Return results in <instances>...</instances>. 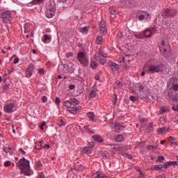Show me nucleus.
I'll list each match as a JSON object with an SVG mask.
<instances>
[{
    "label": "nucleus",
    "mask_w": 178,
    "mask_h": 178,
    "mask_svg": "<svg viewBox=\"0 0 178 178\" xmlns=\"http://www.w3.org/2000/svg\"><path fill=\"white\" fill-rule=\"evenodd\" d=\"M17 168L20 169L21 173L25 176H31L34 172L30 169V161L23 158L20 159L17 164Z\"/></svg>",
    "instance_id": "nucleus-1"
},
{
    "label": "nucleus",
    "mask_w": 178,
    "mask_h": 178,
    "mask_svg": "<svg viewBox=\"0 0 178 178\" xmlns=\"http://www.w3.org/2000/svg\"><path fill=\"white\" fill-rule=\"evenodd\" d=\"M165 72V65L160 63L159 65H150L149 67L144 66V71L142 72L141 76H145L146 73H162Z\"/></svg>",
    "instance_id": "nucleus-2"
},
{
    "label": "nucleus",
    "mask_w": 178,
    "mask_h": 178,
    "mask_svg": "<svg viewBox=\"0 0 178 178\" xmlns=\"http://www.w3.org/2000/svg\"><path fill=\"white\" fill-rule=\"evenodd\" d=\"M160 49V54L163 56V58H165L168 59V58H170L171 55V49L170 45L166 44L165 40H161V43L159 47Z\"/></svg>",
    "instance_id": "nucleus-3"
},
{
    "label": "nucleus",
    "mask_w": 178,
    "mask_h": 178,
    "mask_svg": "<svg viewBox=\"0 0 178 178\" xmlns=\"http://www.w3.org/2000/svg\"><path fill=\"white\" fill-rule=\"evenodd\" d=\"M58 70L63 72V73H73L74 72V69L70 64H63L61 63L58 65Z\"/></svg>",
    "instance_id": "nucleus-4"
},
{
    "label": "nucleus",
    "mask_w": 178,
    "mask_h": 178,
    "mask_svg": "<svg viewBox=\"0 0 178 178\" xmlns=\"http://www.w3.org/2000/svg\"><path fill=\"white\" fill-rule=\"evenodd\" d=\"M76 58L79 62L81 65H83V66H87V65H88V57L87 56V55H86V54H84V52H79Z\"/></svg>",
    "instance_id": "nucleus-5"
},
{
    "label": "nucleus",
    "mask_w": 178,
    "mask_h": 178,
    "mask_svg": "<svg viewBox=\"0 0 178 178\" xmlns=\"http://www.w3.org/2000/svg\"><path fill=\"white\" fill-rule=\"evenodd\" d=\"M1 17L3 19V23H9L13 19L12 17V13L10 11H6L2 13Z\"/></svg>",
    "instance_id": "nucleus-6"
},
{
    "label": "nucleus",
    "mask_w": 178,
    "mask_h": 178,
    "mask_svg": "<svg viewBox=\"0 0 178 178\" xmlns=\"http://www.w3.org/2000/svg\"><path fill=\"white\" fill-rule=\"evenodd\" d=\"M177 15V11L175 9L167 8L163 13L165 17H175Z\"/></svg>",
    "instance_id": "nucleus-7"
},
{
    "label": "nucleus",
    "mask_w": 178,
    "mask_h": 178,
    "mask_svg": "<svg viewBox=\"0 0 178 178\" xmlns=\"http://www.w3.org/2000/svg\"><path fill=\"white\" fill-rule=\"evenodd\" d=\"M108 67H110L111 72L113 73H118L119 72L120 66L119 65L113 63L111 60L108 62Z\"/></svg>",
    "instance_id": "nucleus-8"
},
{
    "label": "nucleus",
    "mask_w": 178,
    "mask_h": 178,
    "mask_svg": "<svg viewBox=\"0 0 178 178\" xmlns=\"http://www.w3.org/2000/svg\"><path fill=\"white\" fill-rule=\"evenodd\" d=\"M151 16V15H149V13H148V11H139L137 17L138 18V20H140V22L142 20H144V19H148Z\"/></svg>",
    "instance_id": "nucleus-9"
},
{
    "label": "nucleus",
    "mask_w": 178,
    "mask_h": 178,
    "mask_svg": "<svg viewBox=\"0 0 178 178\" xmlns=\"http://www.w3.org/2000/svg\"><path fill=\"white\" fill-rule=\"evenodd\" d=\"M126 58L124 56H120V60H118V63H120V66H122V67L125 68L126 70L130 69V65H126Z\"/></svg>",
    "instance_id": "nucleus-10"
},
{
    "label": "nucleus",
    "mask_w": 178,
    "mask_h": 178,
    "mask_svg": "<svg viewBox=\"0 0 178 178\" xmlns=\"http://www.w3.org/2000/svg\"><path fill=\"white\" fill-rule=\"evenodd\" d=\"M33 72H34V64H30L26 72V77H31Z\"/></svg>",
    "instance_id": "nucleus-11"
},
{
    "label": "nucleus",
    "mask_w": 178,
    "mask_h": 178,
    "mask_svg": "<svg viewBox=\"0 0 178 178\" xmlns=\"http://www.w3.org/2000/svg\"><path fill=\"white\" fill-rule=\"evenodd\" d=\"M99 56H102V58L107 57V54H105V52H104V50L102 49H99V52L97 54H95V59L96 60H99V59H100Z\"/></svg>",
    "instance_id": "nucleus-12"
},
{
    "label": "nucleus",
    "mask_w": 178,
    "mask_h": 178,
    "mask_svg": "<svg viewBox=\"0 0 178 178\" xmlns=\"http://www.w3.org/2000/svg\"><path fill=\"white\" fill-rule=\"evenodd\" d=\"M155 33H156V29L153 28L152 30L146 29L144 32V34L145 37H147V38H149L150 37H152V35H154Z\"/></svg>",
    "instance_id": "nucleus-13"
},
{
    "label": "nucleus",
    "mask_w": 178,
    "mask_h": 178,
    "mask_svg": "<svg viewBox=\"0 0 178 178\" xmlns=\"http://www.w3.org/2000/svg\"><path fill=\"white\" fill-rule=\"evenodd\" d=\"M115 152L113 151H109V152H102L101 155L103 156V158H106L108 159V158H111V156H115Z\"/></svg>",
    "instance_id": "nucleus-14"
},
{
    "label": "nucleus",
    "mask_w": 178,
    "mask_h": 178,
    "mask_svg": "<svg viewBox=\"0 0 178 178\" xmlns=\"http://www.w3.org/2000/svg\"><path fill=\"white\" fill-rule=\"evenodd\" d=\"M13 108H15V104L11 103V104L6 105V106L4 107V111L7 113H10V112H12Z\"/></svg>",
    "instance_id": "nucleus-15"
},
{
    "label": "nucleus",
    "mask_w": 178,
    "mask_h": 178,
    "mask_svg": "<svg viewBox=\"0 0 178 178\" xmlns=\"http://www.w3.org/2000/svg\"><path fill=\"white\" fill-rule=\"evenodd\" d=\"M47 10H56L55 9V2L52 0H50L47 4Z\"/></svg>",
    "instance_id": "nucleus-16"
},
{
    "label": "nucleus",
    "mask_w": 178,
    "mask_h": 178,
    "mask_svg": "<svg viewBox=\"0 0 178 178\" xmlns=\"http://www.w3.org/2000/svg\"><path fill=\"white\" fill-rule=\"evenodd\" d=\"M99 27H100L101 33H102V34H106L107 29H106V25L105 24L104 21H101Z\"/></svg>",
    "instance_id": "nucleus-17"
},
{
    "label": "nucleus",
    "mask_w": 178,
    "mask_h": 178,
    "mask_svg": "<svg viewBox=\"0 0 178 178\" xmlns=\"http://www.w3.org/2000/svg\"><path fill=\"white\" fill-rule=\"evenodd\" d=\"M178 166V162L177 161H168L165 163H164L163 165V168H165V169H168V168H169V166Z\"/></svg>",
    "instance_id": "nucleus-18"
},
{
    "label": "nucleus",
    "mask_w": 178,
    "mask_h": 178,
    "mask_svg": "<svg viewBox=\"0 0 178 178\" xmlns=\"http://www.w3.org/2000/svg\"><path fill=\"white\" fill-rule=\"evenodd\" d=\"M56 10H46V17L49 19L52 18L53 16H55Z\"/></svg>",
    "instance_id": "nucleus-19"
},
{
    "label": "nucleus",
    "mask_w": 178,
    "mask_h": 178,
    "mask_svg": "<svg viewBox=\"0 0 178 178\" xmlns=\"http://www.w3.org/2000/svg\"><path fill=\"white\" fill-rule=\"evenodd\" d=\"M119 13H116V15H113L110 17L111 19V23H115V22H119V19L118 17H119Z\"/></svg>",
    "instance_id": "nucleus-20"
},
{
    "label": "nucleus",
    "mask_w": 178,
    "mask_h": 178,
    "mask_svg": "<svg viewBox=\"0 0 178 178\" xmlns=\"http://www.w3.org/2000/svg\"><path fill=\"white\" fill-rule=\"evenodd\" d=\"M87 115L91 122H97V120H95V114H94L93 112H88Z\"/></svg>",
    "instance_id": "nucleus-21"
},
{
    "label": "nucleus",
    "mask_w": 178,
    "mask_h": 178,
    "mask_svg": "<svg viewBox=\"0 0 178 178\" xmlns=\"http://www.w3.org/2000/svg\"><path fill=\"white\" fill-rule=\"evenodd\" d=\"M70 101L71 102V106L72 105L73 106H76V105L80 104V101H79L76 98H72V99H70Z\"/></svg>",
    "instance_id": "nucleus-22"
},
{
    "label": "nucleus",
    "mask_w": 178,
    "mask_h": 178,
    "mask_svg": "<svg viewBox=\"0 0 178 178\" xmlns=\"http://www.w3.org/2000/svg\"><path fill=\"white\" fill-rule=\"evenodd\" d=\"M92 138L95 141H97V143H104V138L98 135L93 136Z\"/></svg>",
    "instance_id": "nucleus-23"
},
{
    "label": "nucleus",
    "mask_w": 178,
    "mask_h": 178,
    "mask_svg": "<svg viewBox=\"0 0 178 178\" xmlns=\"http://www.w3.org/2000/svg\"><path fill=\"white\" fill-rule=\"evenodd\" d=\"M81 108V106L72 107L71 108L69 109V112L70 113H72L73 115H75V113H77V111H79V109H80Z\"/></svg>",
    "instance_id": "nucleus-24"
},
{
    "label": "nucleus",
    "mask_w": 178,
    "mask_h": 178,
    "mask_svg": "<svg viewBox=\"0 0 178 178\" xmlns=\"http://www.w3.org/2000/svg\"><path fill=\"white\" fill-rule=\"evenodd\" d=\"M122 127H123L122 126V124L118 123V122L115 123V127H114L115 131L116 133H120V129H121Z\"/></svg>",
    "instance_id": "nucleus-25"
},
{
    "label": "nucleus",
    "mask_w": 178,
    "mask_h": 178,
    "mask_svg": "<svg viewBox=\"0 0 178 178\" xmlns=\"http://www.w3.org/2000/svg\"><path fill=\"white\" fill-rule=\"evenodd\" d=\"M89 30H90V27L83 26V28H81L79 29V31H80V33H82V34H87L88 33Z\"/></svg>",
    "instance_id": "nucleus-26"
},
{
    "label": "nucleus",
    "mask_w": 178,
    "mask_h": 178,
    "mask_svg": "<svg viewBox=\"0 0 178 178\" xmlns=\"http://www.w3.org/2000/svg\"><path fill=\"white\" fill-rule=\"evenodd\" d=\"M83 154H92V149H91V147H85L83 149Z\"/></svg>",
    "instance_id": "nucleus-27"
},
{
    "label": "nucleus",
    "mask_w": 178,
    "mask_h": 178,
    "mask_svg": "<svg viewBox=\"0 0 178 178\" xmlns=\"http://www.w3.org/2000/svg\"><path fill=\"white\" fill-rule=\"evenodd\" d=\"M90 66H91L92 69H93V70H95V69H97V67H98V63H97V62H95V60H91Z\"/></svg>",
    "instance_id": "nucleus-28"
},
{
    "label": "nucleus",
    "mask_w": 178,
    "mask_h": 178,
    "mask_svg": "<svg viewBox=\"0 0 178 178\" xmlns=\"http://www.w3.org/2000/svg\"><path fill=\"white\" fill-rule=\"evenodd\" d=\"M95 97H97V91L92 89L89 94V98H95Z\"/></svg>",
    "instance_id": "nucleus-29"
},
{
    "label": "nucleus",
    "mask_w": 178,
    "mask_h": 178,
    "mask_svg": "<svg viewBox=\"0 0 178 178\" xmlns=\"http://www.w3.org/2000/svg\"><path fill=\"white\" fill-rule=\"evenodd\" d=\"M104 40V38L102 37V35L100 36H97V39H96V43L98 45H101V44H102V41Z\"/></svg>",
    "instance_id": "nucleus-30"
},
{
    "label": "nucleus",
    "mask_w": 178,
    "mask_h": 178,
    "mask_svg": "<svg viewBox=\"0 0 178 178\" xmlns=\"http://www.w3.org/2000/svg\"><path fill=\"white\" fill-rule=\"evenodd\" d=\"M63 105L65 106L66 108H72V103L70 100H66L63 103Z\"/></svg>",
    "instance_id": "nucleus-31"
},
{
    "label": "nucleus",
    "mask_w": 178,
    "mask_h": 178,
    "mask_svg": "<svg viewBox=\"0 0 178 178\" xmlns=\"http://www.w3.org/2000/svg\"><path fill=\"white\" fill-rule=\"evenodd\" d=\"M147 131H148V133H152V131H154V123H150L147 129Z\"/></svg>",
    "instance_id": "nucleus-32"
},
{
    "label": "nucleus",
    "mask_w": 178,
    "mask_h": 178,
    "mask_svg": "<svg viewBox=\"0 0 178 178\" xmlns=\"http://www.w3.org/2000/svg\"><path fill=\"white\" fill-rule=\"evenodd\" d=\"M124 138H123V136L122 135H118L116 138H115V141L117 143H122V141H123Z\"/></svg>",
    "instance_id": "nucleus-33"
},
{
    "label": "nucleus",
    "mask_w": 178,
    "mask_h": 178,
    "mask_svg": "<svg viewBox=\"0 0 178 178\" xmlns=\"http://www.w3.org/2000/svg\"><path fill=\"white\" fill-rule=\"evenodd\" d=\"M162 168H163V165H155L153 167V170H162Z\"/></svg>",
    "instance_id": "nucleus-34"
},
{
    "label": "nucleus",
    "mask_w": 178,
    "mask_h": 178,
    "mask_svg": "<svg viewBox=\"0 0 178 178\" xmlns=\"http://www.w3.org/2000/svg\"><path fill=\"white\" fill-rule=\"evenodd\" d=\"M57 124L60 127H62V126H65L66 123H65V121H63L62 119L58 120L57 121Z\"/></svg>",
    "instance_id": "nucleus-35"
},
{
    "label": "nucleus",
    "mask_w": 178,
    "mask_h": 178,
    "mask_svg": "<svg viewBox=\"0 0 178 178\" xmlns=\"http://www.w3.org/2000/svg\"><path fill=\"white\" fill-rule=\"evenodd\" d=\"M158 133H159V134H163V133H166V128L165 127L159 128Z\"/></svg>",
    "instance_id": "nucleus-36"
},
{
    "label": "nucleus",
    "mask_w": 178,
    "mask_h": 178,
    "mask_svg": "<svg viewBox=\"0 0 178 178\" xmlns=\"http://www.w3.org/2000/svg\"><path fill=\"white\" fill-rule=\"evenodd\" d=\"M122 156H124V158H128V159H131L133 156H131V154L128 153H122Z\"/></svg>",
    "instance_id": "nucleus-37"
},
{
    "label": "nucleus",
    "mask_w": 178,
    "mask_h": 178,
    "mask_svg": "<svg viewBox=\"0 0 178 178\" xmlns=\"http://www.w3.org/2000/svg\"><path fill=\"white\" fill-rule=\"evenodd\" d=\"M74 170H84V165H76L74 167Z\"/></svg>",
    "instance_id": "nucleus-38"
},
{
    "label": "nucleus",
    "mask_w": 178,
    "mask_h": 178,
    "mask_svg": "<svg viewBox=\"0 0 178 178\" xmlns=\"http://www.w3.org/2000/svg\"><path fill=\"white\" fill-rule=\"evenodd\" d=\"M44 2V0H33L31 1L32 5H37V3H41Z\"/></svg>",
    "instance_id": "nucleus-39"
},
{
    "label": "nucleus",
    "mask_w": 178,
    "mask_h": 178,
    "mask_svg": "<svg viewBox=\"0 0 178 178\" xmlns=\"http://www.w3.org/2000/svg\"><path fill=\"white\" fill-rule=\"evenodd\" d=\"M118 38L122 39L124 37V35L123 34V31H120L117 35Z\"/></svg>",
    "instance_id": "nucleus-40"
},
{
    "label": "nucleus",
    "mask_w": 178,
    "mask_h": 178,
    "mask_svg": "<svg viewBox=\"0 0 178 178\" xmlns=\"http://www.w3.org/2000/svg\"><path fill=\"white\" fill-rule=\"evenodd\" d=\"M37 169H40V168H42V163H41V161H38L36 162V165H35Z\"/></svg>",
    "instance_id": "nucleus-41"
},
{
    "label": "nucleus",
    "mask_w": 178,
    "mask_h": 178,
    "mask_svg": "<svg viewBox=\"0 0 178 178\" xmlns=\"http://www.w3.org/2000/svg\"><path fill=\"white\" fill-rule=\"evenodd\" d=\"M116 102H118V95L114 94L113 97V105H116Z\"/></svg>",
    "instance_id": "nucleus-42"
},
{
    "label": "nucleus",
    "mask_w": 178,
    "mask_h": 178,
    "mask_svg": "<svg viewBox=\"0 0 178 178\" xmlns=\"http://www.w3.org/2000/svg\"><path fill=\"white\" fill-rule=\"evenodd\" d=\"M50 40H51V38L47 34L44 35L43 42H47V41H49Z\"/></svg>",
    "instance_id": "nucleus-43"
},
{
    "label": "nucleus",
    "mask_w": 178,
    "mask_h": 178,
    "mask_svg": "<svg viewBox=\"0 0 178 178\" xmlns=\"http://www.w3.org/2000/svg\"><path fill=\"white\" fill-rule=\"evenodd\" d=\"M109 11L111 13L112 15H115L116 13V9H115L114 7H110Z\"/></svg>",
    "instance_id": "nucleus-44"
},
{
    "label": "nucleus",
    "mask_w": 178,
    "mask_h": 178,
    "mask_svg": "<svg viewBox=\"0 0 178 178\" xmlns=\"http://www.w3.org/2000/svg\"><path fill=\"white\" fill-rule=\"evenodd\" d=\"M95 178H104V177L101 175L99 172H97L94 175Z\"/></svg>",
    "instance_id": "nucleus-45"
},
{
    "label": "nucleus",
    "mask_w": 178,
    "mask_h": 178,
    "mask_svg": "<svg viewBox=\"0 0 178 178\" xmlns=\"http://www.w3.org/2000/svg\"><path fill=\"white\" fill-rule=\"evenodd\" d=\"M3 150L6 153L10 152V151H12V147H3Z\"/></svg>",
    "instance_id": "nucleus-46"
},
{
    "label": "nucleus",
    "mask_w": 178,
    "mask_h": 178,
    "mask_svg": "<svg viewBox=\"0 0 178 178\" xmlns=\"http://www.w3.org/2000/svg\"><path fill=\"white\" fill-rule=\"evenodd\" d=\"M126 4L127 6L131 7V5H133V0H126Z\"/></svg>",
    "instance_id": "nucleus-47"
},
{
    "label": "nucleus",
    "mask_w": 178,
    "mask_h": 178,
    "mask_svg": "<svg viewBox=\"0 0 178 178\" xmlns=\"http://www.w3.org/2000/svg\"><path fill=\"white\" fill-rule=\"evenodd\" d=\"M157 161L158 162H163V161H165V157H163V156H159L158 158H157Z\"/></svg>",
    "instance_id": "nucleus-48"
},
{
    "label": "nucleus",
    "mask_w": 178,
    "mask_h": 178,
    "mask_svg": "<svg viewBox=\"0 0 178 178\" xmlns=\"http://www.w3.org/2000/svg\"><path fill=\"white\" fill-rule=\"evenodd\" d=\"M99 62L101 65H105L106 63V58H99Z\"/></svg>",
    "instance_id": "nucleus-49"
},
{
    "label": "nucleus",
    "mask_w": 178,
    "mask_h": 178,
    "mask_svg": "<svg viewBox=\"0 0 178 178\" xmlns=\"http://www.w3.org/2000/svg\"><path fill=\"white\" fill-rule=\"evenodd\" d=\"M74 56V54L72 52H68L66 54V58H72Z\"/></svg>",
    "instance_id": "nucleus-50"
},
{
    "label": "nucleus",
    "mask_w": 178,
    "mask_h": 178,
    "mask_svg": "<svg viewBox=\"0 0 178 178\" xmlns=\"http://www.w3.org/2000/svg\"><path fill=\"white\" fill-rule=\"evenodd\" d=\"M161 112H163V113H166V112H169V110H168V108L165 107H161Z\"/></svg>",
    "instance_id": "nucleus-51"
},
{
    "label": "nucleus",
    "mask_w": 178,
    "mask_h": 178,
    "mask_svg": "<svg viewBox=\"0 0 178 178\" xmlns=\"http://www.w3.org/2000/svg\"><path fill=\"white\" fill-rule=\"evenodd\" d=\"M129 99L130 101H132V102H136V101H137V98H136V97L131 95L130 97H129Z\"/></svg>",
    "instance_id": "nucleus-52"
},
{
    "label": "nucleus",
    "mask_w": 178,
    "mask_h": 178,
    "mask_svg": "<svg viewBox=\"0 0 178 178\" xmlns=\"http://www.w3.org/2000/svg\"><path fill=\"white\" fill-rule=\"evenodd\" d=\"M172 89L174 90V91H178V84H173Z\"/></svg>",
    "instance_id": "nucleus-53"
},
{
    "label": "nucleus",
    "mask_w": 178,
    "mask_h": 178,
    "mask_svg": "<svg viewBox=\"0 0 178 178\" xmlns=\"http://www.w3.org/2000/svg\"><path fill=\"white\" fill-rule=\"evenodd\" d=\"M10 165V161H7L5 162L4 166L6 168H9Z\"/></svg>",
    "instance_id": "nucleus-54"
},
{
    "label": "nucleus",
    "mask_w": 178,
    "mask_h": 178,
    "mask_svg": "<svg viewBox=\"0 0 178 178\" xmlns=\"http://www.w3.org/2000/svg\"><path fill=\"white\" fill-rule=\"evenodd\" d=\"M117 87H118V88H122V87H123V83H122V82H118V83H117Z\"/></svg>",
    "instance_id": "nucleus-55"
},
{
    "label": "nucleus",
    "mask_w": 178,
    "mask_h": 178,
    "mask_svg": "<svg viewBox=\"0 0 178 178\" xmlns=\"http://www.w3.org/2000/svg\"><path fill=\"white\" fill-rule=\"evenodd\" d=\"M56 105H59L60 104V99L59 97L56 98Z\"/></svg>",
    "instance_id": "nucleus-56"
},
{
    "label": "nucleus",
    "mask_w": 178,
    "mask_h": 178,
    "mask_svg": "<svg viewBox=\"0 0 178 178\" xmlns=\"http://www.w3.org/2000/svg\"><path fill=\"white\" fill-rule=\"evenodd\" d=\"M39 178H45V175L44 174V172L39 173Z\"/></svg>",
    "instance_id": "nucleus-57"
},
{
    "label": "nucleus",
    "mask_w": 178,
    "mask_h": 178,
    "mask_svg": "<svg viewBox=\"0 0 178 178\" xmlns=\"http://www.w3.org/2000/svg\"><path fill=\"white\" fill-rule=\"evenodd\" d=\"M38 73H39L40 74H44V70L43 68L40 69V70H38Z\"/></svg>",
    "instance_id": "nucleus-58"
},
{
    "label": "nucleus",
    "mask_w": 178,
    "mask_h": 178,
    "mask_svg": "<svg viewBox=\"0 0 178 178\" xmlns=\"http://www.w3.org/2000/svg\"><path fill=\"white\" fill-rule=\"evenodd\" d=\"M69 88L70 90H74L76 88V86H74V84H71L69 86Z\"/></svg>",
    "instance_id": "nucleus-59"
},
{
    "label": "nucleus",
    "mask_w": 178,
    "mask_h": 178,
    "mask_svg": "<svg viewBox=\"0 0 178 178\" xmlns=\"http://www.w3.org/2000/svg\"><path fill=\"white\" fill-rule=\"evenodd\" d=\"M44 126H45V122H42V124L40 126V130H44Z\"/></svg>",
    "instance_id": "nucleus-60"
},
{
    "label": "nucleus",
    "mask_w": 178,
    "mask_h": 178,
    "mask_svg": "<svg viewBox=\"0 0 178 178\" xmlns=\"http://www.w3.org/2000/svg\"><path fill=\"white\" fill-rule=\"evenodd\" d=\"M156 178H166V175L165 174H163L161 175H157Z\"/></svg>",
    "instance_id": "nucleus-61"
},
{
    "label": "nucleus",
    "mask_w": 178,
    "mask_h": 178,
    "mask_svg": "<svg viewBox=\"0 0 178 178\" xmlns=\"http://www.w3.org/2000/svg\"><path fill=\"white\" fill-rule=\"evenodd\" d=\"M172 111H174L175 112H178V105H177V107H175V106H173L172 107Z\"/></svg>",
    "instance_id": "nucleus-62"
},
{
    "label": "nucleus",
    "mask_w": 178,
    "mask_h": 178,
    "mask_svg": "<svg viewBox=\"0 0 178 178\" xmlns=\"http://www.w3.org/2000/svg\"><path fill=\"white\" fill-rule=\"evenodd\" d=\"M154 148H156V147H154L152 145L147 146V149H149V150L154 149Z\"/></svg>",
    "instance_id": "nucleus-63"
},
{
    "label": "nucleus",
    "mask_w": 178,
    "mask_h": 178,
    "mask_svg": "<svg viewBox=\"0 0 178 178\" xmlns=\"http://www.w3.org/2000/svg\"><path fill=\"white\" fill-rule=\"evenodd\" d=\"M42 100L43 101V102H47V101H48V98H47L46 96H43Z\"/></svg>",
    "instance_id": "nucleus-64"
}]
</instances>
